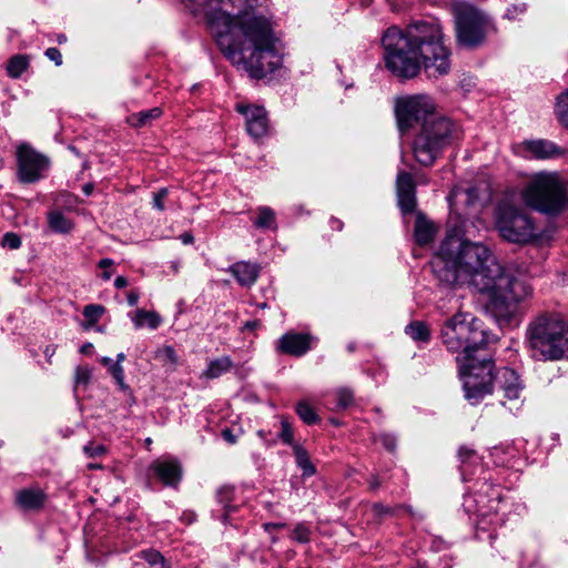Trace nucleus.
I'll return each instance as SVG.
<instances>
[{
    "label": "nucleus",
    "instance_id": "58836bf2",
    "mask_svg": "<svg viewBox=\"0 0 568 568\" xmlns=\"http://www.w3.org/2000/svg\"><path fill=\"white\" fill-rule=\"evenodd\" d=\"M92 377V369L89 366H79L74 374L75 386L88 385Z\"/></svg>",
    "mask_w": 568,
    "mask_h": 568
},
{
    "label": "nucleus",
    "instance_id": "6e6552de",
    "mask_svg": "<svg viewBox=\"0 0 568 568\" xmlns=\"http://www.w3.org/2000/svg\"><path fill=\"white\" fill-rule=\"evenodd\" d=\"M526 206L547 215H557L568 205V178L558 172H539L521 190Z\"/></svg>",
    "mask_w": 568,
    "mask_h": 568
},
{
    "label": "nucleus",
    "instance_id": "7c9ffc66",
    "mask_svg": "<svg viewBox=\"0 0 568 568\" xmlns=\"http://www.w3.org/2000/svg\"><path fill=\"white\" fill-rule=\"evenodd\" d=\"M458 456L460 458V471L464 478L468 475L473 476L474 473L470 470V466L479 460L476 452L467 447H462L458 452Z\"/></svg>",
    "mask_w": 568,
    "mask_h": 568
},
{
    "label": "nucleus",
    "instance_id": "e433bc0d",
    "mask_svg": "<svg viewBox=\"0 0 568 568\" xmlns=\"http://www.w3.org/2000/svg\"><path fill=\"white\" fill-rule=\"evenodd\" d=\"M354 393L352 389L343 387L336 390V406L339 409H345L353 404Z\"/></svg>",
    "mask_w": 568,
    "mask_h": 568
},
{
    "label": "nucleus",
    "instance_id": "2f4dec72",
    "mask_svg": "<svg viewBox=\"0 0 568 568\" xmlns=\"http://www.w3.org/2000/svg\"><path fill=\"white\" fill-rule=\"evenodd\" d=\"M140 558L144 559L150 568H171L170 564L163 555L154 549L142 550L139 554Z\"/></svg>",
    "mask_w": 568,
    "mask_h": 568
},
{
    "label": "nucleus",
    "instance_id": "e2e57ef3",
    "mask_svg": "<svg viewBox=\"0 0 568 568\" xmlns=\"http://www.w3.org/2000/svg\"><path fill=\"white\" fill-rule=\"evenodd\" d=\"M55 40H57V42L59 44L65 43L67 42V36L63 34V33H59V34H57Z\"/></svg>",
    "mask_w": 568,
    "mask_h": 568
},
{
    "label": "nucleus",
    "instance_id": "bb28decb",
    "mask_svg": "<svg viewBox=\"0 0 568 568\" xmlns=\"http://www.w3.org/2000/svg\"><path fill=\"white\" fill-rule=\"evenodd\" d=\"M132 322L135 328H141L144 325H146L151 329H156L160 326L162 318L155 312H150L140 308L136 310L134 316H132Z\"/></svg>",
    "mask_w": 568,
    "mask_h": 568
},
{
    "label": "nucleus",
    "instance_id": "473e14b6",
    "mask_svg": "<svg viewBox=\"0 0 568 568\" xmlns=\"http://www.w3.org/2000/svg\"><path fill=\"white\" fill-rule=\"evenodd\" d=\"M296 414L307 425H314L320 420V417L310 403L302 400L296 404Z\"/></svg>",
    "mask_w": 568,
    "mask_h": 568
},
{
    "label": "nucleus",
    "instance_id": "1a4fd4ad",
    "mask_svg": "<svg viewBox=\"0 0 568 568\" xmlns=\"http://www.w3.org/2000/svg\"><path fill=\"white\" fill-rule=\"evenodd\" d=\"M453 16L456 43L459 48L477 50L498 32L495 20L474 4L455 3Z\"/></svg>",
    "mask_w": 568,
    "mask_h": 568
},
{
    "label": "nucleus",
    "instance_id": "dca6fc26",
    "mask_svg": "<svg viewBox=\"0 0 568 568\" xmlns=\"http://www.w3.org/2000/svg\"><path fill=\"white\" fill-rule=\"evenodd\" d=\"M397 204L404 215L415 212L417 206L416 184L410 173L398 171L396 176Z\"/></svg>",
    "mask_w": 568,
    "mask_h": 568
},
{
    "label": "nucleus",
    "instance_id": "603ef678",
    "mask_svg": "<svg viewBox=\"0 0 568 568\" xmlns=\"http://www.w3.org/2000/svg\"><path fill=\"white\" fill-rule=\"evenodd\" d=\"M164 354L172 363L176 362V353L172 346H165Z\"/></svg>",
    "mask_w": 568,
    "mask_h": 568
},
{
    "label": "nucleus",
    "instance_id": "0e129e2a",
    "mask_svg": "<svg viewBox=\"0 0 568 568\" xmlns=\"http://www.w3.org/2000/svg\"><path fill=\"white\" fill-rule=\"evenodd\" d=\"M125 359V354L124 353H119L116 355V359H115V363H119V365H121V363Z\"/></svg>",
    "mask_w": 568,
    "mask_h": 568
},
{
    "label": "nucleus",
    "instance_id": "de8ad7c7",
    "mask_svg": "<svg viewBox=\"0 0 568 568\" xmlns=\"http://www.w3.org/2000/svg\"><path fill=\"white\" fill-rule=\"evenodd\" d=\"M464 195H465V203L467 206H469V205L474 204L478 197L477 189L468 187L464 191Z\"/></svg>",
    "mask_w": 568,
    "mask_h": 568
},
{
    "label": "nucleus",
    "instance_id": "4be33fe9",
    "mask_svg": "<svg viewBox=\"0 0 568 568\" xmlns=\"http://www.w3.org/2000/svg\"><path fill=\"white\" fill-rule=\"evenodd\" d=\"M233 367L234 363L230 356L217 357L207 363V366L201 374V377L215 379L230 372Z\"/></svg>",
    "mask_w": 568,
    "mask_h": 568
},
{
    "label": "nucleus",
    "instance_id": "6e6d98bb",
    "mask_svg": "<svg viewBox=\"0 0 568 568\" xmlns=\"http://www.w3.org/2000/svg\"><path fill=\"white\" fill-rule=\"evenodd\" d=\"M329 224L333 230H337V231H341L344 226L343 222L336 217H331Z\"/></svg>",
    "mask_w": 568,
    "mask_h": 568
},
{
    "label": "nucleus",
    "instance_id": "72a5a7b5",
    "mask_svg": "<svg viewBox=\"0 0 568 568\" xmlns=\"http://www.w3.org/2000/svg\"><path fill=\"white\" fill-rule=\"evenodd\" d=\"M555 112L559 122L568 128V91L558 97Z\"/></svg>",
    "mask_w": 568,
    "mask_h": 568
},
{
    "label": "nucleus",
    "instance_id": "2eb2a0df",
    "mask_svg": "<svg viewBox=\"0 0 568 568\" xmlns=\"http://www.w3.org/2000/svg\"><path fill=\"white\" fill-rule=\"evenodd\" d=\"M215 497L221 508L212 510V517L225 526H235L236 521L233 515L241 506V501L236 497L235 487L223 485L216 490Z\"/></svg>",
    "mask_w": 568,
    "mask_h": 568
},
{
    "label": "nucleus",
    "instance_id": "79ce46f5",
    "mask_svg": "<svg viewBox=\"0 0 568 568\" xmlns=\"http://www.w3.org/2000/svg\"><path fill=\"white\" fill-rule=\"evenodd\" d=\"M168 194H169V190L166 187H161L156 193H154L153 201H152L153 207L161 212L164 211L165 210L164 200L168 196Z\"/></svg>",
    "mask_w": 568,
    "mask_h": 568
},
{
    "label": "nucleus",
    "instance_id": "aec40b11",
    "mask_svg": "<svg viewBox=\"0 0 568 568\" xmlns=\"http://www.w3.org/2000/svg\"><path fill=\"white\" fill-rule=\"evenodd\" d=\"M226 272L232 274L241 286L250 287L257 281L261 267L257 263L239 261L230 265Z\"/></svg>",
    "mask_w": 568,
    "mask_h": 568
},
{
    "label": "nucleus",
    "instance_id": "f3484780",
    "mask_svg": "<svg viewBox=\"0 0 568 568\" xmlns=\"http://www.w3.org/2000/svg\"><path fill=\"white\" fill-rule=\"evenodd\" d=\"M236 110L245 116L246 131L253 139H260L266 134L268 120L263 106L237 104Z\"/></svg>",
    "mask_w": 568,
    "mask_h": 568
},
{
    "label": "nucleus",
    "instance_id": "9d476101",
    "mask_svg": "<svg viewBox=\"0 0 568 568\" xmlns=\"http://www.w3.org/2000/svg\"><path fill=\"white\" fill-rule=\"evenodd\" d=\"M496 229L499 235L509 243L528 244L539 239L532 220L521 210L511 205L498 207Z\"/></svg>",
    "mask_w": 568,
    "mask_h": 568
},
{
    "label": "nucleus",
    "instance_id": "412c9836",
    "mask_svg": "<svg viewBox=\"0 0 568 568\" xmlns=\"http://www.w3.org/2000/svg\"><path fill=\"white\" fill-rule=\"evenodd\" d=\"M436 231L435 224L429 221L423 212H417L414 227L415 242L419 246L429 244L433 242Z\"/></svg>",
    "mask_w": 568,
    "mask_h": 568
},
{
    "label": "nucleus",
    "instance_id": "20e7f679",
    "mask_svg": "<svg viewBox=\"0 0 568 568\" xmlns=\"http://www.w3.org/2000/svg\"><path fill=\"white\" fill-rule=\"evenodd\" d=\"M440 338L449 352L457 353L465 398L477 405L491 392L495 359L489 346L497 341L496 336L484 327L480 320L459 312L444 323Z\"/></svg>",
    "mask_w": 568,
    "mask_h": 568
},
{
    "label": "nucleus",
    "instance_id": "f03ea898",
    "mask_svg": "<svg viewBox=\"0 0 568 568\" xmlns=\"http://www.w3.org/2000/svg\"><path fill=\"white\" fill-rule=\"evenodd\" d=\"M221 6L206 14L207 24L216 43L234 65L242 67L252 79H264L283 64L278 39L272 23L263 16L245 13L233 16L226 7L242 4L245 0H209Z\"/></svg>",
    "mask_w": 568,
    "mask_h": 568
},
{
    "label": "nucleus",
    "instance_id": "69168bd1",
    "mask_svg": "<svg viewBox=\"0 0 568 568\" xmlns=\"http://www.w3.org/2000/svg\"><path fill=\"white\" fill-rule=\"evenodd\" d=\"M102 278H103L104 281H109V280L111 278V272H109V271H104V272L102 273Z\"/></svg>",
    "mask_w": 568,
    "mask_h": 568
},
{
    "label": "nucleus",
    "instance_id": "39448f33",
    "mask_svg": "<svg viewBox=\"0 0 568 568\" xmlns=\"http://www.w3.org/2000/svg\"><path fill=\"white\" fill-rule=\"evenodd\" d=\"M394 109L400 134L420 124L413 142V153L423 166H432L443 150L457 138V125L448 118L435 113V102L428 94L399 97L395 100Z\"/></svg>",
    "mask_w": 568,
    "mask_h": 568
},
{
    "label": "nucleus",
    "instance_id": "680f3d73",
    "mask_svg": "<svg viewBox=\"0 0 568 568\" xmlns=\"http://www.w3.org/2000/svg\"><path fill=\"white\" fill-rule=\"evenodd\" d=\"M258 323L256 321L246 322L244 327L247 329H255L257 327Z\"/></svg>",
    "mask_w": 568,
    "mask_h": 568
},
{
    "label": "nucleus",
    "instance_id": "4d7b16f0",
    "mask_svg": "<svg viewBox=\"0 0 568 568\" xmlns=\"http://www.w3.org/2000/svg\"><path fill=\"white\" fill-rule=\"evenodd\" d=\"M113 264V260L105 257L99 261L98 266L102 270H106L108 267H111Z\"/></svg>",
    "mask_w": 568,
    "mask_h": 568
},
{
    "label": "nucleus",
    "instance_id": "ea45409f",
    "mask_svg": "<svg viewBox=\"0 0 568 568\" xmlns=\"http://www.w3.org/2000/svg\"><path fill=\"white\" fill-rule=\"evenodd\" d=\"M372 511L376 519L382 520L386 516H393L395 514V508L382 503H375L372 505Z\"/></svg>",
    "mask_w": 568,
    "mask_h": 568
},
{
    "label": "nucleus",
    "instance_id": "a19ab883",
    "mask_svg": "<svg viewBox=\"0 0 568 568\" xmlns=\"http://www.w3.org/2000/svg\"><path fill=\"white\" fill-rule=\"evenodd\" d=\"M374 440L381 443L388 452H394L397 445L396 437L387 433L379 434Z\"/></svg>",
    "mask_w": 568,
    "mask_h": 568
},
{
    "label": "nucleus",
    "instance_id": "052dcab7",
    "mask_svg": "<svg viewBox=\"0 0 568 568\" xmlns=\"http://www.w3.org/2000/svg\"><path fill=\"white\" fill-rule=\"evenodd\" d=\"M82 191H83V193H84L87 196L91 195V194H92V192H93V184H92V183H87V184H84V185L82 186Z\"/></svg>",
    "mask_w": 568,
    "mask_h": 568
},
{
    "label": "nucleus",
    "instance_id": "f257e3e1",
    "mask_svg": "<svg viewBox=\"0 0 568 568\" xmlns=\"http://www.w3.org/2000/svg\"><path fill=\"white\" fill-rule=\"evenodd\" d=\"M434 270L440 282L487 294V310L500 327L517 325L520 303L532 295L530 284L507 271L486 245L455 232L440 243Z\"/></svg>",
    "mask_w": 568,
    "mask_h": 568
},
{
    "label": "nucleus",
    "instance_id": "7ed1b4c3",
    "mask_svg": "<svg viewBox=\"0 0 568 568\" xmlns=\"http://www.w3.org/2000/svg\"><path fill=\"white\" fill-rule=\"evenodd\" d=\"M386 69L400 80L416 78L423 70L429 80L447 75L452 51L444 43L438 21H416L404 30L393 26L382 37Z\"/></svg>",
    "mask_w": 568,
    "mask_h": 568
},
{
    "label": "nucleus",
    "instance_id": "f8f14e48",
    "mask_svg": "<svg viewBox=\"0 0 568 568\" xmlns=\"http://www.w3.org/2000/svg\"><path fill=\"white\" fill-rule=\"evenodd\" d=\"M495 367L491 369V390L495 387L500 389L504 397L515 403V408H519L521 400V393L525 388V384L518 373L510 367H500L495 373ZM493 392H490L491 394ZM489 395V393L487 394Z\"/></svg>",
    "mask_w": 568,
    "mask_h": 568
},
{
    "label": "nucleus",
    "instance_id": "09e8293b",
    "mask_svg": "<svg viewBox=\"0 0 568 568\" xmlns=\"http://www.w3.org/2000/svg\"><path fill=\"white\" fill-rule=\"evenodd\" d=\"M140 293L136 290H131L126 294V301L130 306H135L139 302Z\"/></svg>",
    "mask_w": 568,
    "mask_h": 568
},
{
    "label": "nucleus",
    "instance_id": "b1692460",
    "mask_svg": "<svg viewBox=\"0 0 568 568\" xmlns=\"http://www.w3.org/2000/svg\"><path fill=\"white\" fill-rule=\"evenodd\" d=\"M48 225L54 233L68 234L73 229V223L60 210L48 212Z\"/></svg>",
    "mask_w": 568,
    "mask_h": 568
},
{
    "label": "nucleus",
    "instance_id": "49530a36",
    "mask_svg": "<svg viewBox=\"0 0 568 568\" xmlns=\"http://www.w3.org/2000/svg\"><path fill=\"white\" fill-rule=\"evenodd\" d=\"M84 452L90 457H97L102 455L105 452V448L102 445L89 444L84 446Z\"/></svg>",
    "mask_w": 568,
    "mask_h": 568
},
{
    "label": "nucleus",
    "instance_id": "cd10ccee",
    "mask_svg": "<svg viewBox=\"0 0 568 568\" xmlns=\"http://www.w3.org/2000/svg\"><path fill=\"white\" fill-rule=\"evenodd\" d=\"M162 110L160 108H152L133 113L126 118V122L134 128H142L151 123V121L160 118Z\"/></svg>",
    "mask_w": 568,
    "mask_h": 568
},
{
    "label": "nucleus",
    "instance_id": "c9c22d12",
    "mask_svg": "<svg viewBox=\"0 0 568 568\" xmlns=\"http://www.w3.org/2000/svg\"><path fill=\"white\" fill-rule=\"evenodd\" d=\"M105 308L99 304H89L83 308V316L88 321L89 326L95 324L103 315Z\"/></svg>",
    "mask_w": 568,
    "mask_h": 568
},
{
    "label": "nucleus",
    "instance_id": "8fccbe9b",
    "mask_svg": "<svg viewBox=\"0 0 568 568\" xmlns=\"http://www.w3.org/2000/svg\"><path fill=\"white\" fill-rule=\"evenodd\" d=\"M224 440H226L230 444L236 443V436L233 434V432L230 428H224L221 433Z\"/></svg>",
    "mask_w": 568,
    "mask_h": 568
},
{
    "label": "nucleus",
    "instance_id": "4468645a",
    "mask_svg": "<svg viewBox=\"0 0 568 568\" xmlns=\"http://www.w3.org/2000/svg\"><path fill=\"white\" fill-rule=\"evenodd\" d=\"M148 477L158 479L163 486L175 488L182 479V466L176 458L161 457L150 464Z\"/></svg>",
    "mask_w": 568,
    "mask_h": 568
},
{
    "label": "nucleus",
    "instance_id": "864d4df0",
    "mask_svg": "<svg viewBox=\"0 0 568 568\" xmlns=\"http://www.w3.org/2000/svg\"><path fill=\"white\" fill-rule=\"evenodd\" d=\"M180 240L183 244L189 245V244H193L194 236L192 235V233L185 232L180 235Z\"/></svg>",
    "mask_w": 568,
    "mask_h": 568
},
{
    "label": "nucleus",
    "instance_id": "a18cd8bd",
    "mask_svg": "<svg viewBox=\"0 0 568 568\" xmlns=\"http://www.w3.org/2000/svg\"><path fill=\"white\" fill-rule=\"evenodd\" d=\"M44 55L53 61L55 63V65H61L62 64V54L60 52L59 49L57 48H48L44 52Z\"/></svg>",
    "mask_w": 568,
    "mask_h": 568
},
{
    "label": "nucleus",
    "instance_id": "338daca9",
    "mask_svg": "<svg viewBox=\"0 0 568 568\" xmlns=\"http://www.w3.org/2000/svg\"><path fill=\"white\" fill-rule=\"evenodd\" d=\"M53 353H54V351H53V349H51V347H50V346H47V348L44 349V355H45V356H52V355H53Z\"/></svg>",
    "mask_w": 568,
    "mask_h": 568
},
{
    "label": "nucleus",
    "instance_id": "a878e982",
    "mask_svg": "<svg viewBox=\"0 0 568 568\" xmlns=\"http://www.w3.org/2000/svg\"><path fill=\"white\" fill-rule=\"evenodd\" d=\"M257 216L253 221V225L260 230H276L275 212L270 206H258Z\"/></svg>",
    "mask_w": 568,
    "mask_h": 568
},
{
    "label": "nucleus",
    "instance_id": "c756f323",
    "mask_svg": "<svg viewBox=\"0 0 568 568\" xmlns=\"http://www.w3.org/2000/svg\"><path fill=\"white\" fill-rule=\"evenodd\" d=\"M29 67V57L26 54L13 55L7 64L9 77L18 79Z\"/></svg>",
    "mask_w": 568,
    "mask_h": 568
},
{
    "label": "nucleus",
    "instance_id": "37998d69",
    "mask_svg": "<svg viewBox=\"0 0 568 568\" xmlns=\"http://www.w3.org/2000/svg\"><path fill=\"white\" fill-rule=\"evenodd\" d=\"M2 244L11 250H17L21 246V239L16 233L9 232L3 235Z\"/></svg>",
    "mask_w": 568,
    "mask_h": 568
},
{
    "label": "nucleus",
    "instance_id": "5701e85b",
    "mask_svg": "<svg viewBox=\"0 0 568 568\" xmlns=\"http://www.w3.org/2000/svg\"><path fill=\"white\" fill-rule=\"evenodd\" d=\"M293 455L296 466L302 470L304 478L312 477L316 474V467L312 463L307 450L302 445H293Z\"/></svg>",
    "mask_w": 568,
    "mask_h": 568
},
{
    "label": "nucleus",
    "instance_id": "a211bd4d",
    "mask_svg": "<svg viewBox=\"0 0 568 568\" xmlns=\"http://www.w3.org/2000/svg\"><path fill=\"white\" fill-rule=\"evenodd\" d=\"M312 336L305 333L288 332L276 342V352L280 354L303 356L311 348Z\"/></svg>",
    "mask_w": 568,
    "mask_h": 568
},
{
    "label": "nucleus",
    "instance_id": "423d86ee",
    "mask_svg": "<svg viewBox=\"0 0 568 568\" xmlns=\"http://www.w3.org/2000/svg\"><path fill=\"white\" fill-rule=\"evenodd\" d=\"M475 491L465 495L463 507L469 515H476V534L489 532L488 538H495L497 527L506 523H516L527 513V507L516 500L509 490L504 491L499 485L491 481L488 470H483L475 484Z\"/></svg>",
    "mask_w": 568,
    "mask_h": 568
},
{
    "label": "nucleus",
    "instance_id": "6ab92c4d",
    "mask_svg": "<svg viewBox=\"0 0 568 568\" xmlns=\"http://www.w3.org/2000/svg\"><path fill=\"white\" fill-rule=\"evenodd\" d=\"M47 500V493L37 486L19 489L14 495V504L22 511H40Z\"/></svg>",
    "mask_w": 568,
    "mask_h": 568
},
{
    "label": "nucleus",
    "instance_id": "0eeeda50",
    "mask_svg": "<svg viewBox=\"0 0 568 568\" xmlns=\"http://www.w3.org/2000/svg\"><path fill=\"white\" fill-rule=\"evenodd\" d=\"M524 344L535 361L568 358V323L558 314L541 313L528 323Z\"/></svg>",
    "mask_w": 568,
    "mask_h": 568
},
{
    "label": "nucleus",
    "instance_id": "ddd939ff",
    "mask_svg": "<svg viewBox=\"0 0 568 568\" xmlns=\"http://www.w3.org/2000/svg\"><path fill=\"white\" fill-rule=\"evenodd\" d=\"M515 153L525 159L550 160L564 156L566 150L546 139L525 140L514 146Z\"/></svg>",
    "mask_w": 568,
    "mask_h": 568
},
{
    "label": "nucleus",
    "instance_id": "f704fd0d",
    "mask_svg": "<svg viewBox=\"0 0 568 568\" xmlns=\"http://www.w3.org/2000/svg\"><path fill=\"white\" fill-rule=\"evenodd\" d=\"M278 438L283 444L288 445L293 448V445H300L294 442V430L287 418L283 417L281 419V432L278 433Z\"/></svg>",
    "mask_w": 568,
    "mask_h": 568
},
{
    "label": "nucleus",
    "instance_id": "c03bdc74",
    "mask_svg": "<svg viewBox=\"0 0 568 568\" xmlns=\"http://www.w3.org/2000/svg\"><path fill=\"white\" fill-rule=\"evenodd\" d=\"M526 11V4L521 3L518 6H511L508 8L505 12V18L509 20H514L517 18V16L523 14Z\"/></svg>",
    "mask_w": 568,
    "mask_h": 568
},
{
    "label": "nucleus",
    "instance_id": "13d9d810",
    "mask_svg": "<svg viewBox=\"0 0 568 568\" xmlns=\"http://www.w3.org/2000/svg\"><path fill=\"white\" fill-rule=\"evenodd\" d=\"M92 352H93V344H91V343H84L80 347V353L83 354V355H91Z\"/></svg>",
    "mask_w": 568,
    "mask_h": 568
},
{
    "label": "nucleus",
    "instance_id": "bf43d9fd",
    "mask_svg": "<svg viewBox=\"0 0 568 568\" xmlns=\"http://www.w3.org/2000/svg\"><path fill=\"white\" fill-rule=\"evenodd\" d=\"M263 527L266 531H271L272 529L284 527V524L266 523Z\"/></svg>",
    "mask_w": 568,
    "mask_h": 568
},
{
    "label": "nucleus",
    "instance_id": "393cba45",
    "mask_svg": "<svg viewBox=\"0 0 568 568\" xmlns=\"http://www.w3.org/2000/svg\"><path fill=\"white\" fill-rule=\"evenodd\" d=\"M405 333L414 342L423 344L428 343L432 337L429 325L424 321H412L406 325Z\"/></svg>",
    "mask_w": 568,
    "mask_h": 568
},
{
    "label": "nucleus",
    "instance_id": "5fc2aeb1",
    "mask_svg": "<svg viewBox=\"0 0 568 568\" xmlns=\"http://www.w3.org/2000/svg\"><path fill=\"white\" fill-rule=\"evenodd\" d=\"M126 285H128V278L125 276L120 275L114 281V286L119 290L125 287Z\"/></svg>",
    "mask_w": 568,
    "mask_h": 568
},
{
    "label": "nucleus",
    "instance_id": "774afa93",
    "mask_svg": "<svg viewBox=\"0 0 568 568\" xmlns=\"http://www.w3.org/2000/svg\"><path fill=\"white\" fill-rule=\"evenodd\" d=\"M183 517H186V514H184ZM193 520H194V514H192V513L187 514V523L191 524Z\"/></svg>",
    "mask_w": 568,
    "mask_h": 568
},
{
    "label": "nucleus",
    "instance_id": "c85d7f7f",
    "mask_svg": "<svg viewBox=\"0 0 568 568\" xmlns=\"http://www.w3.org/2000/svg\"><path fill=\"white\" fill-rule=\"evenodd\" d=\"M100 363L108 368L109 373L112 375L120 389H129V386L124 381L125 376L122 365H119V363H115V361L106 356L101 357Z\"/></svg>",
    "mask_w": 568,
    "mask_h": 568
},
{
    "label": "nucleus",
    "instance_id": "4c0bfd02",
    "mask_svg": "<svg viewBox=\"0 0 568 568\" xmlns=\"http://www.w3.org/2000/svg\"><path fill=\"white\" fill-rule=\"evenodd\" d=\"M292 538L301 544L308 542L311 540L310 527L304 523L297 524L292 532Z\"/></svg>",
    "mask_w": 568,
    "mask_h": 568
},
{
    "label": "nucleus",
    "instance_id": "9b49d317",
    "mask_svg": "<svg viewBox=\"0 0 568 568\" xmlns=\"http://www.w3.org/2000/svg\"><path fill=\"white\" fill-rule=\"evenodd\" d=\"M17 176L21 183L31 184L47 178L51 161L28 144H22L17 150Z\"/></svg>",
    "mask_w": 568,
    "mask_h": 568
},
{
    "label": "nucleus",
    "instance_id": "3c124183",
    "mask_svg": "<svg viewBox=\"0 0 568 568\" xmlns=\"http://www.w3.org/2000/svg\"><path fill=\"white\" fill-rule=\"evenodd\" d=\"M381 479L377 475H372L368 479V486L371 491H376L381 487Z\"/></svg>",
    "mask_w": 568,
    "mask_h": 568
}]
</instances>
